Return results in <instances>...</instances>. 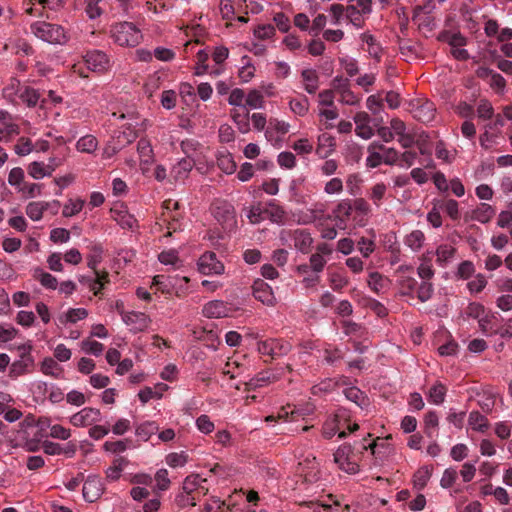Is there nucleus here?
<instances>
[{
	"label": "nucleus",
	"mask_w": 512,
	"mask_h": 512,
	"mask_svg": "<svg viewBox=\"0 0 512 512\" xmlns=\"http://www.w3.org/2000/svg\"><path fill=\"white\" fill-rule=\"evenodd\" d=\"M408 111L417 121L428 124L435 118L436 107L433 102L419 98L409 102Z\"/></svg>",
	"instance_id": "obj_4"
},
{
	"label": "nucleus",
	"mask_w": 512,
	"mask_h": 512,
	"mask_svg": "<svg viewBox=\"0 0 512 512\" xmlns=\"http://www.w3.org/2000/svg\"><path fill=\"white\" fill-rule=\"evenodd\" d=\"M211 212L217 222L225 228H232L236 224L235 209L227 201H215L211 206Z\"/></svg>",
	"instance_id": "obj_6"
},
{
	"label": "nucleus",
	"mask_w": 512,
	"mask_h": 512,
	"mask_svg": "<svg viewBox=\"0 0 512 512\" xmlns=\"http://www.w3.org/2000/svg\"><path fill=\"white\" fill-rule=\"evenodd\" d=\"M88 312L84 308H70L66 313L59 315L58 321L60 324L76 323L79 320L86 318Z\"/></svg>",
	"instance_id": "obj_23"
},
{
	"label": "nucleus",
	"mask_w": 512,
	"mask_h": 512,
	"mask_svg": "<svg viewBox=\"0 0 512 512\" xmlns=\"http://www.w3.org/2000/svg\"><path fill=\"white\" fill-rule=\"evenodd\" d=\"M136 139L135 133L132 131H119L117 132L113 138L112 142L118 147L121 151L125 146L132 143Z\"/></svg>",
	"instance_id": "obj_41"
},
{
	"label": "nucleus",
	"mask_w": 512,
	"mask_h": 512,
	"mask_svg": "<svg viewBox=\"0 0 512 512\" xmlns=\"http://www.w3.org/2000/svg\"><path fill=\"white\" fill-rule=\"evenodd\" d=\"M247 218L249 219L251 224H259L263 220H265V214L260 205L252 206L247 213Z\"/></svg>",
	"instance_id": "obj_59"
},
{
	"label": "nucleus",
	"mask_w": 512,
	"mask_h": 512,
	"mask_svg": "<svg viewBox=\"0 0 512 512\" xmlns=\"http://www.w3.org/2000/svg\"><path fill=\"white\" fill-rule=\"evenodd\" d=\"M246 104L253 109L262 108L264 104L262 93L256 89L251 90L247 95Z\"/></svg>",
	"instance_id": "obj_49"
},
{
	"label": "nucleus",
	"mask_w": 512,
	"mask_h": 512,
	"mask_svg": "<svg viewBox=\"0 0 512 512\" xmlns=\"http://www.w3.org/2000/svg\"><path fill=\"white\" fill-rule=\"evenodd\" d=\"M50 240L54 243H66L70 240V232L65 228H55L50 232Z\"/></svg>",
	"instance_id": "obj_53"
},
{
	"label": "nucleus",
	"mask_w": 512,
	"mask_h": 512,
	"mask_svg": "<svg viewBox=\"0 0 512 512\" xmlns=\"http://www.w3.org/2000/svg\"><path fill=\"white\" fill-rule=\"evenodd\" d=\"M303 81L305 84V90L309 94H314L318 89V81L319 77L315 70L313 69H305L301 73Z\"/></svg>",
	"instance_id": "obj_27"
},
{
	"label": "nucleus",
	"mask_w": 512,
	"mask_h": 512,
	"mask_svg": "<svg viewBox=\"0 0 512 512\" xmlns=\"http://www.w3.org/2000/svg\"><path fill=\"white\" fill-rule=\"evenodd\" d=\"M424 241L425 235L421 230H413L404 238V244L413 251H419L422 248Z\"/></svg>",
	"instance_id": "obj_25"
},
{
	"label": "nucleus",
	"mask_w": 512,
	"mask_h": 512,
	"mask_svg": "<svg viewBox=\"0 0 512 512\" xmlns=\"http://www.w3.org/2000/svg\"><path fill=\"white\" fill-rule=\"evenodd\" d=\"M20 133L19 125L13 122H5L2 127H0V141L8 143L12 140L15 135Z\"/></svg>",
	"instance_id": "obj_38"
},
{
	"label": "nucleus",
	"mask_w": 512,
	"mask_h": 512,
	"mask_svg": "<svg viewBox=\"0 0 512 512\" xmlns=\"http://www.w3.org/2000/svg\"><path fill=\"white\" fill-rule=\"evenodd\" d=\"M271 345L273 347L272 359L287 355L292 349V345L288 341L280 339L272 338Z\"/></svg>",
	"instance_id": "obj_44"
},
{
	"label": "nucleus",
	"mask_w": 512,
	"mask_h": 512,
	"mask_svg": "<svg viewBox=\"0 0 512 512\" xmlns=\"http://www.w3.org/2000/svg\"><path fill=\"white\" fill-rule=\"evenodd\" d=\"M290 237L294 241V246L302 253H308L313 243L311 234L306 229H295L290 232Z\"/></svg>",
	"instance_id": "obj_14"
},
{
	"label": "nucleus",
	"mask_w": 512,
	"mask_h": 512,
	"mask_svg": "<svg viewBox=\"0 0 512 512\" xmlns=\"http://www.w3.org/2000/svg\"><path fill=\"white\" fill-rule=\"evenodd\" d=\"M202 483H207V479L201 478L198 474H190L184 479L182 490L184 493L195 495L198 485Z\"/></svg>",
	"instance_id": "obj_31"
},
{
	"label": "nucleus",
	"mask_w": 512,
	"mask_h": 512,
	"mask_svg": "<svg viewBox=\"0 0 512 512\" xmlns=\"http://www.w3.org/2000/svg\"><path fill=\"white\" fill-rule=\"evenodd\" d=\"M33 145L29 138L21 137L19 138L17 144L15 145V152L19 156L28 155L32 151Z\"/></svg>",
	"instance_id": "obj_57"
},
{
	"label": "nucleus",
	"mask_w": 512,
	"mask_h": 512,
	"mask_svg": "<svg viewBox=\"0 0 512 512\" xmlns=\"http://www.w3.org/2000/svg\"><path fill=\"white\" fill-rule=\"evenodd\" d=\"M159 430V426L154 421H146L136 427V435L143 441H147Z\"/></svg>",
	"instance_id": "obj_26"
},
{
	"label": "nucleus",
	"mask_w": 512,
	"mask_h": 512,
	"mask_svg": "<svg viewBox=\"0 0 512 512\" xmlns=\"http://www.w3.org/2000/svg\"><path fill=\"white\" fill-rule=\"evenodd\" d=\"M111 34L120 46L135 47L142 40L141 31L132 22H121L112 26Z\"/></svg>",
	"instance_id": "obj_3"
},
{
	"label": "nucleus",
	"mask_w": 512,
	"mask_h": 512,
	"mask_svg": "<svg viewBox=\"0 0 512 512\" xmlns=\"http://www.w3.org/2000/svg\"><path fill=\"white\" fill-rule=\"evenodd\" d=\"M335 145V139L329 134H321L318 137V147L316 153L322 157L326 158L332 151V147Z\"/></svg>",
	"instance_id": "obj_24"
},
{
	"label": "nucleus",
	"mask_w": 512,
	"mask_h": 512,
	"mask_svg": "<svg viewBox=\"0 0 512 512\" xmlns=\"http://www.w3.org/2000/svg\"><path fill=\"white\" fill-rule=\"evenodd\" d=\"M203 314L208 318H221L228 315V309L222 301H211L204 306Z\"/></svg>",
	"instance_id": "obj_20"
},
{
	"label": "nucleus",
	"mask_w": 512,
	"mask_h": 512,
	"mask_svg": "<svg viewBox=\"0 0 512 512\" xmlns=\"http://www.w3.org/2000/svg\"><path fill=\"white\" fill-rule=\"evenodd\" d=\"M446 392L447 389L442 383H435L429 390V401L437 405L441 404L444 401Z\"/></svg>",
	"instance_id": "obj_39"
},
{
	"label": "nucleus",
	"mask_w": 512,
	"mask_h": 512,
	"mask_svg": "<svg viewBox=\"0 0 512 512\" xmlns=\"http://www.w3.org/2000/svg\"><path fill=\"white\" fill-rule=\"evenodd\" d=\"M85 201L83 199H69L64 205L62 214L64 217H72L78 214L84 207Z\"/></svg>",
	"instance_id": "obj_42"
},
{
	"label": "nucleus",
	"mask_w": 512,
	"mask_h": 512,
	"mask_svg": "<svg viewBox=\"0 0 512 512\" xmlns=\"http://www.w3.org/2000/svg\"><path fill=\"white\" fill-rule=\"evenodd\" d=\"M30 31L38 39L50 44L64 45L69 39L61 25L46 21L32 22L30 24Z\"/></svg>",
	"instance_id": "obj_2"
},
{
	"label": "nucleus",
	"mask_w": 512,
	"mask_h": 512,
	"mask_svg": "<svg viewBox=\"0 0 512 512\" xmlns=\"http://www.w3.org/2000/svg\"><path fill=\"white\" fill-rule=\"evenodd\" d=\"M195 160L193 158L181 159L172 169V174L176 180L187 178L189 172L193 169Z\"/></svg>",
	"instance_id": "obj_21"
},
{
	"label": "nucleus",
	"mask_w": 512,
	"mask_h": 512,
	"mask_svg": "<svg viewBox=\"0 0 512 512\" xmlns=\"http://www.w3.org/2000/svg\"><path fill=\"white\" fill-rule=\"evenodd\" d=\"M376 443H369L368 445L355 443L354 445L345 443L341 445L334 453V461L339 469L348 473L356 474L359 472V456L363 451L368 448L371 449L372 454H375Z\"/></svg>",
	"instance_id": "obj_1"
},
{
	"label": "nucleus",
	"mask_w": 512,
	"mask_h": 512,
	"mask_svg": "<svg viewBox=\"0 0 512 512\" xmlns=\"http://www.w3.org/2000/svg\"><path fill=\"white\" fill-rule=\"evenodd\" d=\"M254 34L259 39H262V40L269 39L274 36L275 28L271 24L259 25L255 29Z\"/></svg>",
	"instance_id": "obj_61"
},
{
	"label": "nucleus",
	"mask_w": 512,
	"mask_h": 512,
	"mask_svg": "<svg viewBox=\"0 0 512 512\" xmlns=\"http://www.w3.org/2000/svg\"><path fill=\"white\" fill-rule=\"evenodd\" d=\"M103 483L98 476H88L83 484V497L87 502H95L103 492Z\"/></svg>",
	"instance_id": "obj_10"
},
{
	"label": "nucleus",
	"mask_w": 512,
	"mask_h": 512,
	"mask_svg": "<svg viewBox=\"0 0 512 512\" xmlns=\"http://www.w3.org/2000/svg\"><path fill=\"white\" fill-rule=\"evenodd\" d=\"M187 462V456L182 453H171L166 457V463L173 468L182 467Z\"/></svg>",
	"instance_id": "obj_60"
},
{
	"label": "nucleus",
	"mask_w": 512,
	"mask_h": 512,
	"mask_svg": "<svg viewBox=\"0 0 512 512\" xmlns=\"http://www.w3.org/2000/svg\"><path fill=\"white\" fill-rule=\"evenodd\" d=\"M438 415L435 411H429L425 414L424 424H425V433L428 437L433 438L434 430L438 426Z\"/></svg>",
	"instance_id": "obj_46"
},
{
	"label": "nucleus",
	"mask_w": 512,
	"mask_h": 512,
	"mask_svg": "<svg viewBox=\"0 0 512 512\" xmlns=\"http://www.w3.org/2000/svg\"><path fill=\"white\" fill-rule=\"evenodd\" d=\"M100 419V410L91 407H85L71 416L70 423L76 427H84L98 422Z\"/></svg>",
	"instance_id": "obj_9"
},
{
	"label": "nucleus",
	"mask_w": 512,
	"mask_h": 512,
	"mask_svg": "<svg viewBox=\"0 0 512 512\" xmlns=\"http://www.w3.org/2000/svg\"><path fill=\"white\" fill-rule=\"evenodd\" d=\"M98 146V140L93 135H85L81 137L77 143L76 148L83 153H93Z\"/></svg>",
	"instance_id": "obj_33"
},
{
	"label": "nucleus",
	"mask_w": 512,
	"mask_h": 512,
	"mask_svg": "<svg viewBox=\"0 0 512 512\" xmlns=\"http://www.w3.org/2000/svg\"><path fill=\"white\" fill-rule=\"evenodd\" d=\"M177 95L173 90L163 91L161 104L165 109H173L176 106Z\"/></svg>",
	"instance_id": "obj_62"
},
{
	"label": "nucleus",
	"mask_w": 512,
	"mask_h": 512,
	"mask_svg": "<svg viewBox=\"0 0 512 512\" xmlns=\"http://www.w3.org/2000/svg\"><path fill=\"white\" fill-rule=\"evenodd\" d=\"M432 290H402V297H411L412 299L416 296L420 302H425L431 298Z\"/></svg>",
	"instance_id": "obj_56"
},
{
	"label": "nucleus",
	"mask_w": 512,
	"mask_h": 512,
	"mask_svg": "<svg viewBox=\"0 0 512 512\" xmlns=\"http://www.w3.org/2000/svg\"><path fill=\"white\" fill-rule=\"evenodd\" d=\"M155 480L157 481V487L159 490L165 491L170 486L168 471L166 469L158 470L155 474Z\"/></svg>",
	"instance_id": "obj_64"
},
{
	"label": "nucleus",
	"mask_w": 512,
	"mask_h": 512,
	"mask_svg": "<svg viewBox=\"0 0 512 512\" xmlns=\"http://www.w3.org/2000/svg\"><path fill=\"white\" fill-rule=\"evenodd\" d=\"M21 354L20 359L14 361L11 365L10 374L12 376H20L27 372L28 368L33 364V358L30 354V348H26L25 346L20 348Z\"/></svg>",
	"instance_id": "obj_13"
},
{
	"label": "nucleus",
	"mask_w": 512,
	"mask_h": 512,
	"mask_svg": "<svg viewBox=\"0 0 512 512\" xmlns=\"http://www.w3.org/2000/svg\"><path fill=\"white\" fill-rule=\"evenodd\" d=\"M289 105L295 114L304 116L309 109V100L305 95H301L299 98L290 100Z\"/></svg>",
	"instance_id": "obj_40"
},
{
	"label": "nucleus",
	"mask_w": 512,
	"mask_h": 512,
	"mask_svg": "<svg viewBox=\"0 0 512 512\" xmlns=\"http://www.w3.org/2000/svg\"><path fill=\"white\" fill-rule=\"evenodd\" d=\"M354 121L356 124L355 133L359 137L367 140L373 136V129L369 125L370 116L366 112H358L354 117Z\"/></svg>",
	"instance_id": "obj_15"
},
{
	"label": "nucleus",
	"mask_w": 512,
	"mask_h": 512,
	"mask_svg": "<svg viewBox=\"0 0 512 512\" xmlns=\"http://www.w3.org/2000/svg\"><path fill=\"white\" fill-rule=\"evenodd\" d=\"M50 436L56 439L67 440L71 436V430L55 424L50 427Z\"/></svg>",
	"instance_id": "obj_63"
},
{
	"label": "nucleus",
	"mask_w": 512,
	"mask_h": 512,
	"mask_svg": "<svg viewBox=\"0 0 512 512\" xmlns=\"http://www.w3.org/2000/svg\"><path fill=\"white\" fill-rule=\"evenodd\" d=\"M265 219L273 223L283 224L286 218V212L275 200H270L263 208Z\"/></svg>",
	"instance_id": "obj_16"
},
{
	"label": "nucleus",
	"mask_w": 512,
	"mask_h": 512,
	"mask_svg": "<svg viewBox=\"0 0 512 512\" xmlns=\"http://www.w3.org/2000/svg\"><path fill=\"white\" fill-rule=\"evenodd\" d=\"M302 512H334L332 505L322 504L315 501L305 502L301 505Z\"/></svg>",
	"instance_id": "obj_47"
},
{
	"label": "nucleus",
	"mask_w": 512,
	"mask_h": 512,
	"mask_svg": "<svg viewBox=\"0 0 512 512\" xmlns=\"http://www.w3.org/2000/svg\"><path fill=\"white\" fill-rule=\"evenodd\" d=\"M41 371L44 374L50 375L54 378H60L63 369L58 365V363L53 358L47 357L43 360L41 364Z\"/></svg>",
	"instance_id": "obj_34"
},
{
	"label": "nucleus",
	"mask_w": 512,
	"mask_h": 512,
	"mask_svg": "<svg viewBox=\"0 0 512 512\" xmlns=\"http://www.w3.org/2000/svg\"><path fill=\"white\" fill-rule=\"evenodd\" d=\"M346 398L363 408L368 405V398L357 387H350L344 390Z\"/></svg>",
	"instance_id": "obj_36"
},
{
	"label": "nucleus",
	"mask_w": 512,
	"mask_h": 512,
	"mask_svg": "<svg viewBox=\"0 0 512 512\" xmlns=\"http://www.w3.org/2000/svg\"><path fill=\"white\" fill-rule=\"evenodd\" d=\"M84 61L89 70L94 72H104L110 67L109 57L100 50L88 51L84 56Z\"/></svg>",
	"instance_id": "obj_8"
},
{
	"label": "nucleus",
	"mask_w": 512,
	"mask_h": 512,
	"mask_svg": "<svg viewBox=\"0 0 512 512\" xmlns=\"http://www.w3.org/2000/svg\"><path fill=\"white\" fill-rule=\"evenodd\" d=\"M252 295L256 300L268 306L276 302L273 290H252Z\"/></svg>",
	"instance_id": "obj_48"
},
{
	"label": "nucleus",
	"mask_w": 512,
	"mask_h": 512,
	"mask_svg": "<svg viewBox=\"0 0 512 512\" xmlns=\"http://www.w3.org/2000/svg\"><path fill=\"white\" fill-rule=\"evenodd\" d=\"M137 151L140 155L141 161L144 163H149L151 161L153 150L149 140L141 138L137 143Z\"/></svg>",
	"instance_id": "obj_45"
},
{
	"label": "nucleus",
	"mask_w": 512,
	"mask_h": 512,
	"mask_svg": "<svg viewBox=\"0 0 512 512\" xmlns=\"http://www.w3.org/2000/svg\"><path fill=\"white\" fill-rule=\"evenodd\" d=\"M354 212V200L344 199L341 200L335 209L333 210V214L335 219L338 221V226L340 228H345L347 221L351 218Z\"/></svg>",
	"instance_id": "obj_12"
},
{
	"label": "nucleus",
	"mask_w": 512,
	"mask_h": 512,
	"mask_svg": "<svg viewBox=\"0 0 512 512\" xmlns=\"http://www.w3.org/2000/svg\"><path fill=\"white\" fill-rule=\"evenodd\" d=\"M34 277L40 281V283L46 288H56V278L48 272L42 270L36 271Z\"/></svg>",
	"instance_id": "obj_52"
},
{
	"label": "nucleus",
	"mask_w": 512,
	"mask_h": 512,
	"mask_svg": "<svg viewBox=\"0 0 512 512\" xmlns=\"http://www.w3.org/2000/svg\"><path fill=\"white\" fill-rule=\"evenodd\" d=\"M456 249L450 245H440L436 250V262L444 267L455 255Z\"/></svg>",
	"instance_id": "obj_32"
},
{
	"label": "nucleus",
	"mask_w": 512,
	"mask_h": 512,
	"mask_svg": "<svg viewBox=\"0 0 512 512\" xmlns=\"http://www.w3.org/2000/svg\"><path fill=\"white\" fill-rule=\"evenodd\" d=\"M477 116L480 120L488 121L494 117V108L488 99H481L477 105Z\"/></svg>",
	"instance_id": "obj_35"
},
{
	"label": "nucleus",
	"mask_w": 512,
	"mask_h": 512,
	"mask_svg": "<svg viewBox=\"0 0 512 512\" xmlns=\"http://www.w3.org/2000/svg\"><path fill=\"white\" fill-rule=\"evenodd\" d=\"M495 213L496 209L492 205L481 203L471 211L470 219L485 224L494 217Z\"/></svg>",
	"instance_id": "obj_17"
},
{
	"label": "nucleus",
	"mask_w": 512,
	"mask_h": 512,
	"mask_svg": "<svg viewBox=\"0 0 512 512\" xmlns=\"http://www.w3.org/2000/svg\"><path fill=\"white\" fill-rule=\"evenodd\" d=\"M50 206H55V210H53V215L58 213L60 202L58 200H53L51 202H44V201H35L30 202L26 206V214L27 216L33 220V221H39L43 213L48 210Z\"/></svg>",
	"instance_id": "obj_11"
},
{
	"label": "nucleus",
	"mask_w": 512,
	"mask_h": 512,
	"mask_svg": "<svg viewBox=\"0 0 512 512\" xmlns=\"http://www.w3.org/2000/svg\"><path fill=\"white\" fill-rule=\"evenodd\" d=\"M90 253L87 256L88 267L92 270L94 282L103 288L109 284V274L106 271H99L98 264L102 261L103 248L99 244L89 246Z\"/></svg>",
	"instance_id": "obj_5"
},
{
	"label": "nucleus",
	"mask_w": 512,
	"mask_h": 512,
	"mask_svg": "<svg viewBox=\"0 0 512 512\" xmlns=\"http://www.w3.org/2000/svg\"><path fill=\"white\" fill-rule=\"evenodd\" d=\"M341 325L346 335L364 337L366 334V329L356 322L350 320H343L341 321Z\"/></svg>",
	"instance_id": "obj_43"
},
{
	"label": "nucleus",
	"mask_w": 512,
	"mask_h": 512,
	"mask_svg": "<svg viewBox=\"0 0 512 512\" xmlns=\"http://www.w3.org/2000/svg\"><path fill=\"white\" fill-rule=\"evenodd\" d=\"M28 173L34 179H41L46 175H50L51 171L47 172L43 163L35 161L28 166Z\"/></svg>",
	"instance_id": "obj_50"
},
{
	"label": "nucleus",
	"mask_w": 512,
	"mask_h": 512,
	"mask_svg": "<svg viewBox=\"0 0 512 512\" xmlns=\"http://www.w3.org/2000/svg\"><path fill=\"white\" fill-rule=\"evenodd\" d=\"M278 164L286 169H292L296 165L295 155L291 152H281L278 155Z\"/></svg>",
	"instance_id": "obj_58"
},
{
	"label": "nucleus",
	"mask_w": 512,
	"mask_h": 512,
	"mask_svg": "<svg viewBox=\"0 0 512 512\" xmlns=\"http://www.w3.org/2000/svg\"><path fill=\"white\" fill-rule=\"evenodd\" d=\"M372 238L361 237L357 241V249L362 254L363 257L368 258L375 250V232L370 230Z\"/></svg>",
	"instance_id": "obj_30"
},
{
	"label": "nucleus",
	"mask_w": 512,
	"mask_h": 512,
	"mask_svg": "<svg viewBox=\"0 0 512 512\" xmlns=\"http://www.w3.org/2000/svg\"><path fill=\"white\" fill-rule=\"evenodd\" d=\"M468 422L472 429L482 433L489 427L488 419L478 411H472L469 414Z\"/></svg>",
	"instance_id": "obj_28"
},
{
	"label": "nucleus",
	"mask_w": 512,
	"mask_h": 512,
	"mask_svg": "<svg viewBox=\"0 0 512 512\" xmlns=\"http://www.w3.org/2000/svg\"><path fill=\"white\" fill-rule=\"evenodd\" d=\"M17 94L28 107H35L39 103L40 93L34 88L28 86L19 87Z\"/></svg>",
	"instance_id": "obj_22"
},
{
	"label": "nucleus",
	"mask_w": 512,
	"mask_h": 512,
	"mask_svg": "<svg viewBox=\"0 0 512 512\" xmlns=\"http://www.w3.org/2000/svg\"><path fill=\"white\" fill-rule=\"evenodd\" d=\"M370 205L363 198H357L354 200V216L353 220L355 224L359 227H363L366 225L367 219L366 216L370 213Z\"/></svg>",
	"instance_id": "obj_18"
},
{
	"label": "nucleus",
	"mask_w": 512,
	"mask_h": 512,
	"mask_svg": "<svg viewBox=\"0 0 512 512\" xmlns=\"http://www.w3.org/2000/svg\"><path fill=\"white\" fill-rule=\"evenodd\" d=\"M439 209H442L452 220H459V204L454 199L442 200L438 202Z\"/></svg>",
	"instance_id": "obj_37"
},
{
	"label": "nucleus",
	"mask_w": 512,
	"mask_h": 512,
	"mask_svg": "<svg viewBox=\"0 0 512 512\" xmlns=\"http://www.w3.org/2000/svg\"><path fill=\"white\" fill-rule=\"evenodd\" d=\"M458 477V473L453 468H447L442 475V478L440 480V485L443 488H450L455 483L456 479Z\"/></svg>",
	"instance_id": "obj_55"
},
{
	"label": "nucleus",
	"mask_w": 512,
	"mask_h": 512,
	"mask_svg": "<svg viewBox=\"0 0 512 512\" xmlns=\"http://www.w3.org/2000/svg\"><path fill=\"white\" fill-rule=\"evenodd\" d=\"M82 349L87 353L99 356L104 350V345L98 341L85 340L82 342Z\"/></svg>",
	"instance_id": "obj_54"
},
{
	"label": "nucleus",
	"mask_w": 512,
	"mask_h": 512,
	"mask_svg": "<svg viewBox=\"0 0 512 512\" xmlns=\"http://www.w3.org/2000/svg\"><path fill=\"white\" fill-rule=\"evenodd\" d=\"M123 321L127 325H134L136 331H143L149 324V319L144 313L134 311L124 314Z\"/></svg>",
	"instance_id": "obj_19"
},
{
	"label": "nucleus",
	"mask_w": 512,
	"mask_h": 512,
	"mask_svg": "<svg viewBox=\"0 0 512 512\" xmlns=\"http://www.w3.org/2000/svg\"><path fill=\"white\" fill-rule=\"evenodd\" d=\"M274 380L275 376L271 372H260L259 374L256 375V377L250 379L248 382L245 383L246 390H255L256 388L263 386V384L272 382Z\"/></svg>",
	"instance_id": "obj_29"
},
{
	"label": "nucleus",
	"mask_w": 512,
	"mask_h": 512,
	"mask_svg": "<svg viewBox=\"0 0 512 512\" xmlns=\"http://www.w3.org/2000/svg\"><path fill=\"white\" fill-rule=\"evenodd\" d=\"M198 270L203 275H219L224 271V265L217 259L214 252H205L198 260Z\"/></svg>",
	"instance_id": "obj_7"
},
{
	"label": "nucleus",
	"mask_w": 512,
	"mask_h": 512,
	"mask_svg": "<svg viewBox=\"0 0 512 512\" xmlns=\"http://www.w3.org/2000/svg\"><path fill=\"white\" fill-rule=\"evenodd\" d=\"M386 193V185L384 183H377L371 188L370 199L376 206L381 204Z\"/></svg>",
	"instance_id": "obj_51"
}]
</instances>
